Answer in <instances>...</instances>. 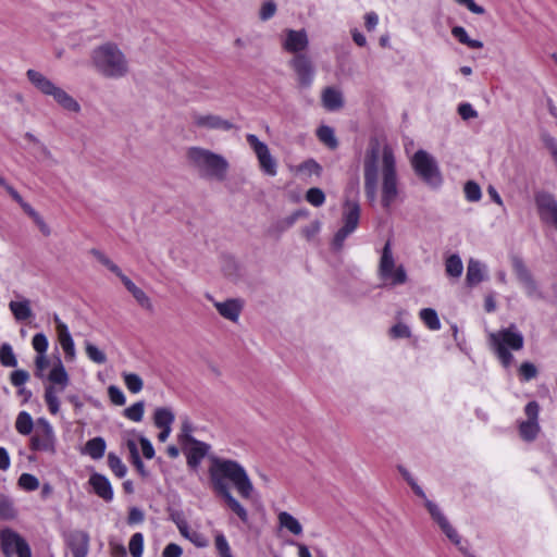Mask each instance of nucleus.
Here are the masks:
<instances>
[{"instance_id": "1", "label": "nucleus", "mask_w": 557, "mask_h": 557, "mask_svg": "<svg viewBox=\"0 0 557 557\" xmlns=\"http://www.w3.org/2000/svg\"><path fill=\"white\" fill-rule=\"evenodd\" d=\"M210 481L213 491L218 494L231 492L228 482L233 484L237 493L245 499H250L253 494V484L245 468L235 460L212 458L209 468Z\"/></svg>"}, {"instance_id": "2", "label": "nucleus", "mask_w": 557, "mask_h": 557, "mask_svg": "<svg viewBox=\"0 0 557 557\" xmlns=\"http://www.w3.org/2000/svg\"><path fill=\"white\" fill-rule=\"evenodd\" d=\"M91 69L104 79H122L131 74L127 54L113 41L96 46L89 55Z\"/></svg>"}, {"instance_id": "3", "label": "nucleus", "mask_w": 557, "mask_h": 557, "mask_svg": "<svg viewBox=\"0 0 557 557\" xmlns=\"http://www.w3.org/2000/svg\"><path fill=\"white\" fill-rule=\"evenodd\" d=\"M188 165L202 178L223 182L227 177V159L210 149L191 146L186 150Z\"/></svg>"}, {"instance_id": "4", "label": "nucleus", "mask_w": 557, "mask_h": 557, "mask_svg": "<svg viewBox=\"0 0 557 557\" xmlns=\"http://www.w3.org/2000/svg\"><path fill=\"white\" fill-rule=\"evenodd\" d=\"M490 345L500 363L507 368L511 364L513 357L510 350L523 348L524 338L515 324L490 334Z\"/></svg>"}, {"instance_id": "5", "label": "nucleus", "mask_w": 557, "mask_h": 557, "mask_svg": "<svg viewBox=\"0 0 557 557\" xmlns=\"http://www.w3.org/2000/svg\"><path fill=\"white\" fill-rule=\"evenodd\" d=\"M382 163L383 149L381 143L379 139H372L363 160L364 189L370 201H373L376 197Z\"/></svg>"}, {"instance_id": "6", "label": "nucleus", "mask_w": 557, "mask_h": 557, "mask_svg": "<svg viewBox=\"0 0 557 557\" xmlns=\"http://www.w3.org/2000/svg\"><path fill=\"white\" fill-rule=\"evenodd\" d=\"M47 379L49 383L45 386L44 399L49 412L55 416L60 412L59 395L63 393L70 384V376L61 359H58L53 364Z\"/></svg>"}, {"instance_id": "7", "label": "nucleus", "mask_w": 557, "mask_h": 557, "mask_svg": "<svg viewBox=\"0 0 557 557\" xmlns=\"http://www.w3.org/2000/svg\"><path fill=\"white\" fill-rule=\"evenodd\" d=\"M404 479L408 482V484L411 486L413 493L423 498L425 500V507L428 511L430 512L432 519L438 524L443 533L456 545L459 547L460 550H463V548L460 546L461 539L458 534V532L451 527L447 518L442 513L440 508L436 504L429 500L421 488V486L418 485V483L414 481V479L411 476V474L403 467L398 468Z\"/></svg>"}, {"instance_id": "8", "label": "nucleus", "mask_w": 557, "mask_h": 557, "mask_svg": "<svg viewBox=\"0 0 557 557\" xmlns=\"http://www.w3.org/2000/svg\"><path fill=\"white\" fill-rule=\"evenodd\" d=\"M411 166L416 175L432 188L443 184V176L436 160L425 150L419 149L411 158Z\"/></svg>"}, {"instance_id": "9", "label": "nucleus", "mask_w": 557, "mask_h": 557, "mask_svg": "<svg viewBox=\"0 0 557 557\" xmlns=\"http://www.w3.org/2000/svg\"><path fill=\"white\" fill-rule=\"evenodd\" d=\"M29 448L34 451L54 455L57 453V437L51 423L39 418L36 421L35 430L30 437Z\"/></svg>"}, {"instance_id": "10", "label": "nucleus", "mask_w": 557, "mask_h": 557, "mask_svg": "<svg viewBox=\"0 0 557 557\" xmlns=\"http://www.w3.org/2000/svg\"><path fill=\"white\" fill-rule=\"evenodd\" d=\"M524 414L527 420L519 422L518 432L521 440L524 442H533L536 440L541 432L539 423L540 405L537 401H529L524 407Z\"/></svg>"}, {"instance_id": "11", "label": "nucleus", "mask_w": 557, "mask_h": 557, "mask_svg": "<svg viewBox=\"0 0 557 557\" xmlns=\"http://www.w3.org/2000/svg\"><path fill=\"white\" fill-rule=\"evenodd\" d=\"M360 218V207L357 202L347 201L343 212L344 225L338 230L334 236L333 244L337 249L343 247V244L348 235H350L358 226Z\"/></svg>"}, {"instance_id": "12", "label": "nucleus", "mask_w": 557, "mask_h": 557, "mask_svg": "<svg viewBox=\"0 0 557 557\" xmlns=\"http://www.w3.org/2000/svg\"><path fill=\"white\" fill-rule=\"evenodd\" d=\"M246 139L256 153L260 169L267 175L275 176L277 174V163L270 153L269 147L264 143L260 141L259 138L253 134H248Z\"/></svg>"}, {"instance_id": "13", "label": "nucleus", "mask_w": 557, "mask_h": 557, "mask_svg": "<svg viewBox=\"0 0 557 557\" xmlns=\"http://www.w3.org/2000/svg\"><path fill=\"white\" fill-rule=\"evenodd\" d=\"M178 442L186 454L187 463L191 468L199 466L210 448L206 443L193 438L187 432L178 435Z\"/></svg>"}, {"instance_id": "14", "label": "nucleus", "mask_w": 557, "mask_h": 557, "mask_svg": "<svg viewBox=\"0 0 557 557\" xmlns=\"http://www.w3.org/2000/svg\"><path fill=\"white\" fill-rule=\"evenodd\" d=\"M1 546L5 557H32L29 545L17 533L11 530L1 532Z\"/></svg>"}, {"instance_id": "15", "label": "nucleus", "mask_w": 557, "mask_h": 557, "mask_svg": "<svg viewBox=\"0 0 557 557\" xmlns=\"http://www.w3.org/2000/svg\"><path fill=\"white\" fill-rule=\"evenodd\" d=\"M537 213L542 222L553 225L557 230V201L546 191H537L534 195Z\"/></svg>"}, {"instance_id": "16", "label": "nucleus", "mask_w": 557, "mask_h": 557, "mask_svg": "<svg viewBox=\"0 0 557 557\" xmlns=\"http://www.w3.org/2000/svg\"><path fill=\"white\" fill-rule=\"evenodd\" d=\"M191 124L198 129L207 131H230L233 124L222 116L213 113L194 112L191 114Z\"/></svg>"}, {"instance_id": "17", "label": "nucleus", "mask_w": 557, "mask_h": 557, "mask_svg": "<svg viewBox=\"0 0 557 557\" xmlns=\"http://www.w3.org/2000/svg\"><path fill=\"white\" fill-rule=\"evenodd\" d=\"M297 76V82L301 87H309L314 77V67L310 58L306 54H296L288 62Z\"/></svg>"}, {"instance_id": "18", "label": "nucleus", "mask_w": 557, "mask_h": 557, "mask_svg": "<svg viewBox=\"0 0 557 557\" xmlns=\"http://www.w3.org/2000/svg\"><path fill=\"white\" fill-rule=\"evenodd\" d=\"M57 339L64 352L66 361H74L76 358L75 344L67 325L60 319L58 314L53 315Z\"/></svg>"}, {"instance_id": "19", "label": "nucleus", "mask_w": 557, "mask_h": 557, "mask_svg": "<svg viewBox=\"0 0 557 557\" xmlns=\"http://www.w3.org/2000/svg\"><path fill=\"white\" fill-rule=\"evenodd\" d=\"M407 282V273L403 265H395L389 244L385 243V285H403Z\"/></svg>"}, {"instance_id": "20", "label": "nucleus", "mask_w": 557, "mask_h": 557, "mask_svg": "<svg viewBox=\"0 0 557 557\" xmlns=\"http://www.w3.org/2000/svg\"><path fill=\"white\" fill-rule=\"evenodd\" d=\"M397 196V178L394 166V157L391 149L385 146V207L389 206Z\"/></svg>"}, {"instance_id": "21", "label": "nucleus", "mask_w": 557, "mask_h": 557, "mask_svg": "<svg viewBox=\"0 0 557 557\" xmlns=\"http://www.w3.org/2000/svg\"><path fill=\"white\" fill-rule=\"evenodd\" d=\"M512 268L518 281L524 287L527 295L529 297L542 298V293L539 290L536 282L524 262L521 259H515Z\"/></svg>"}, {"instance_id": "22", "label": "nucleus", "mask_w": 557, "mask_h": 557, "mask_svg": "<svg viewBox=\"0 0 557 557\" xmlns=\"http://www.w3.org/2000/svg\"><path fill=\"white\" fill-rule=\"evenodd\" d=\"M308 45L309 39L305 29H286L284 32L282 47L287 52L300 54L299 52L306 50Z\"/></svg>"}, {"instance_id": "23", "label": "nucleus", "mask_w": 557, "mask_h": 557, "mask_svg": "<svg viewBox=\"0 0 557 557\" xmlns=\"http://www.w3.org/2000/svg\"><path fill=\"white\" fill-rule=\"evenodd\" d=\"M8 193L21 206L24 212L34 221L42 235L49 236L51 234V230L42 216L29 203L23 200L15 188L8 187Z\"/></svg>"}, {"instance_id": "24", "label": "nucleus", "mask_w": 557, "mask_h": 557, "mask_svg": "<svg viewBox=\"0 0 557 557\" xmlns=\"http://www.w3.org/2000/svg\"><path fill=\"white\" fill-rule=\"evenodd\" d=\"M67 545L73 557H86L89 549V535L85 531L76 530L69 534Z\"/></svg>"}, {"instance_id": "25", "label": "nucleus", "mask_w": 557, "mask_h": 557, "mask_svg": "<svg viewBox=\"0 0 557 557\" xmlns=\"http://www.w3.org/2000/svg\"><path fill=\"white\" fill-rule=\"evenodd\" d=\"M26 76L33 86L46 96H52L59 87L46 75L36 70H28Z\"/></svg>"}, {"instance_id": "26", "label": "nucleus", "mask_w": 557, "mask_h": 557, "mask_svg": "<svg viewBox=\"0 0 557 557\" xmlns=\"http://www.w3.org/2000/svg\"><path fill=\"white\" fill-rule=\"evenodd\" d=\"M89 484L94 492L103 500L111 502L113 499L112 486L104 475L100 473H92L89 478Z\"/></svg>"}, {"instance_id": "27", "label": "nucleus", "mask_w": 557, "mask_h": 557, "mask_svg": "<svg viewBox=\"0 0 557 557\" xmlns=\"http://www.w3.org/2000/svg\"><path fill=\"white\" fill-rule=\"evenodd\" d=\"M214 307L225 319L236 322L243 309V302L239 299H227L225 301H215Z\"/></svg>"}, {"instance_id": "28", "label": "nucleus", "mask_w": 557, "mask_h": 557, "mask_svg": "<svg viewBox=\"0 0 557 557\" xmlns=\"http://www.w3.org/2000/svg\"><path fill=\"white\" fill-rule=\"evenodd\" d=\"M322 103L329 111H335L344 106L343 94L333 87H326L322 92Z\"/></svg>"}, {"instance_id": "29", "label": "nucleus", "mask_w": 557, "mask_h": 557, "mask_svg": "<svg viewBox=\"0 0 557 557\" xmlns=\"http://www.w3.org/2000/svg\"><path fill=\"white\" fill-rule=\"evenodd\" d=\"M120 280L126 289L133 295L139 306L146 310H152V302L141 288L137 287L126 275H123Z\"/></svg>"}, {"instance_id": "30", "label": "nucleus", "mask_w": 557, "mask_h": 557, "mask_svg": "<svg viewBox=\"0 0 557 557\" xmlns=\"http://www.w3.org/2000/svg\"><path fill=\"white\" fill-rule=\"evenodd\" d=\"M51 97L62 109L69 112L78 113L81 111L79 103L61 87H58Z\"/></svg>"}, {"instance_id": "31", "label": "nucleus", "mask_w": 557, "mask_h": 557, "mask_svg": "<svg viewBox=\"0 0 557 557\" xmlns=\"http://www.w3.org/2000/svg\"><path fill=\"white\" fill-rule=\"evenodd\" d=\"M106 448V441L102 437L98 436L89 440L85 444L83 453L88 455L90 458L98 460L103 457Z\"/></svg>"}, {"instance_id": "32", "label": "nucleus", "mask_w": 557, "mask_h": 557, "mask_svg": "<svg viewBox=\"0 0 557 557\" xmlns=\"http://www.w3.org/2000/svg\"><path fill=\"white\" fill-rule=\"evenodd\" d=\"M153 423L158 429L172 428L175 420L173 410L169 407H158L153 412Z\"/></svg>"}, {"instance_id": "33", "label": "nucleus", "mask_w": 557, "mask_h": 557, "mask_svg": "<svg viewBox=\"0 0 557 557\" xmlns=\"http://www.w3.org/2000/svg\"><path fill=\"white\" fill-rule=\"evenodd\" d=\"M9 308L17 321H25L33 317L30 301L28 299L10 301Z\"/></svg>"}, {"instance_id": "34", "label": "nucleus", "mask_w": 557, "mask_h": 557, "mask_svg": "<svg viewBox=\"0 0 557 557\" xmlns=\"http://www.w3.org/2000/svg\"><path fill=\"white\" fill-rule=\"evenodd\" d=\"M220 497L224 499L228 508L237 515V517L243 521L246 522L248 520V512L244 508V506L232 495L231 492H225L222 494H218Z\"/></svg>"}, {"instance_id": "35", "label": "nucleus", "mask_w": 557, "mask_h": 557, "mask_svg": "<svg viewBox=\"0 0 557 557\" xmlns=\"http://www.w3.org/2000/svg\"><path fill=\"white\" fill-rule=\"evenodd\" d=\"M466 281L469 286L478 285L483 281V270L480 261L472 259L469 261Z\"/></svg>"}, {"instance_id": "36", "label": "nucleus", "mask_w": 557, "mask_h": 557, "mask_svg": "<svg viewBox=\"0 0 557 557\" xmlns=\"http://www.w3.org/2000/svg\"><path fill=\"white\" fill-rule=\"evenodd\" d=\"M36 423L32 416L26 411H21L15 420V429L21 435H29L35 430Z\"/></svg>"}, {"instance_id": "37", "label": "nucleus", "mask_w": 557, "mask_h": 557, "mask_svg": "<svg viewBox=\"0 0 557 557\" xmlns=\"http://www.w3.org/2000/svg\"><path fill=\"white\" fill-rule=\"evenodd\" d=\"M277 519L281 528L287 529L295 535H299L302 533V527L300 522L290 513L282 511L278 513Z\"/></svg>"}, {"instance_id": "38", "label": "nucleus", "mask_w": 557, "mask_h": 557, "mask_svg": "<svg viewBox=\"0 0 557 557\" xmlns=\"http://www.w3.org/2000/svg\"><path fill=\"white\" fill-rule=\"evenodd\" d=\"M451 35L462 45L471 49H481L483 48V42L478 39H471L468 36L467 30L462 26H454L451 28Z\"/></svg>"}, {"instance_id": "39", "label": "nucleus", "mask_w": 557, "mask_h": 557, "mask_svg": "<svg viewBox=\"0 0 557 557\" xmlns=\"http://www.w3.org/2000/svg\"><path fill=\"white\" fill-rule=\"evenodd\" d=\"M419 318L431 331H438L442 326L437 312L432 308L421 309L419 312Z\"/></svg>"}, {"instance_id": "40", "label": "nucleus", "mask_w": 557, "mask_h": 557, "mask_svg": "<svg viewBox=\"0 0 557 557\" xmlns=\"http://www.w3.org/2000/svg\"><path fill=\"white\" fill-rule=\"evenodd\" d=\"M445 271L448 276L459 277L462 274L463 265L458 255H450L445 261Z\"/></svg>"}, {"instance_id": "41", "label": "nucleus", "mask_w": 557, "mask_h": 557, "mask_svg": "<svg viewBox=\"0 0 557 557\" xmlns=\"http://www.w3.org/2000/svg\"><path fill=\"white\" fill-rule=\"evenodd\" d=\"M317 136L321 143L331 149H335L338 146L334 129L330 126H320L317 131Z\"/></svg>"}, {"instance_id": "42", "label": "nucleus", "mask_w": 557, "mask_h": 557, "mask_svg": "<svg viewBox=\"0 0 557 557\" xmlns=\"http://www.w3.org/2000/svg\"><path fill=\"white\" fill-rule=\"evenodd\" d=\"M122 376H123L124 384H125L126 388L131 393L137 394L143 389L144 381L138 374L131 373V372H123Z\"/></svg>"}, {"instance_id": "43", "label": "nucleus", "mask_w": 557, "mask_h": 557, "mask_svg": "<svg viewBox=\"0 0 557 557\" xmlns=\"http://www.w3.org/2000/svg\"><path fill=\"white\" fill-rule=\"evenodd\" d=\"M90 253L106 268H108L111 272H113L117 277H122L124 274L121 269L111 261L103 252L98 249H91Z\"/></svg>"}, {"instance_id": "44", "label": "nucleus", "mask_w": 557, "mask_h": 557, "mask_svg": "<svg viewBox=\"0 0 557 557\" xmlns=\"http://www.w3.org/2000/svg\"><path fill=\"white\" fill-rule=\"evenodd\" d=\"M90 253L106 268H108L111 272H113L117 277H122L124 274L121 269L111 261L103 252L98 249H91Z\"/></svg>"}, {"instance_id": "45", "label": "nucleus", "mask_w": 557, "mask_h": 557, "mask_svg": "<svg viewBox=\"0 0 557 557\" xmlns=\"http://www.w3.org/2000/svg\"><path fill=\"white\" fill-rule=\"evenodd\" d=\"M90 253L106 268H108L111 272H113L117 277H122L124 274L121 269L111 261L103 252L98 249H91Z\"/></svg>"}, {"instance_id": "46", "label": "nucleus", "mask_w": 557, "mask_h": 557, "mask_svg": "<svg viewBox=\"0 0 557 557\" xmlns=\"http://www.w3.org/2000/svg\"><path fill=\"white\" fill-rule=\"evenodd\" d=\"M85 351L87 357L95 363L103 364L107 362L106 354L90 342L85 343Z\"/></svg>"}, {"instance_id": "47", "label": "nucleus", "mask_w": 557, "mask_h": 557, "mask_svg": "<svg viewBox=\"0 0 557 557\" xmlns=\"http://www.w3.org/2000/svg\"><path fill=\"white\" fill-rule=\"evenodd\" d=\"M0 363L3 367H16L17 360L11 345L4 343L0 347Z\"/></svg>"}, {"instance_id": "48", "label": "nucleus", "mask_w": 557, "mask_h": 557, "mask_svg": "<svg viewBox=\"0 0 557 557\" xmlns=\"http://www.w3.org/2000/svg\"><path fill=\"white\" fill-rule=\"evenodd\" d=\"M144 412V401H137L124 410V416L134 422H140L143 420Z\"/></svg>"}, {"instance_id": "49", "label": "nucleus", "mask_w": 557, "mask_h": 557, "mask_svg": "<svg viewBox=\"0 0 557 557\" xmlns=\"http://www.w3.org/2000/svg\"><path fill=\"white\" fill-rule=\"evenodd\" d=\"M15 515L13 502L8 496L0 494V518L12 519Z\"/></svg>"}, {"instance_id": "50", "label": "nucleus", "mask_w": 557, "mask_h": 557, "mask_svg": "<svg viewBox=\"0 0 557 557\" xmlns=\"http://www.w3.org/2000/svg\"><path fill=\"white\" fill-rule=\"evenodd\" d=\"M128 549L133 557H143L144 552V536L141 533H135L132 535Z\"/></svg>"}, {"instance_id": "51", "label": "nucleus", "mask_w": 557, "mask_h": 557, "mask_svg": "<svg viewBox=\"0 0 557 557\" xmlns=\"http://www.w3.org/2000/svg\"><path fill=\"white\" fill-rule=\"evenodd\" d=\"M108 465H109L110 469L112 470V472L117 478H123L126 474L127 469H126L125 465L122 462L120 457H117L115 454L110 453L108 455Z\"/></svg>"}, {"instance_id": "52", "label": "nucleus", "mask_w": 557, "mask_h": 557, "mask_svg": "<svg viewBox=\"0 0 557 557\" xmlns=\"http://www.w3.org/2000/svg\"><path fill=\"white\" fill-rule=\"evenodd\" d=\"M465 196L468 201H479L482 197L481 188L478 183L468 181L463 187Z\"/></svg>"}, {"instance_id": "53", "label": "nucleus", "mask_w": 557, "mask_h": 557, "mask_svg": "<svg viewBox=\"0 0 557 557\" xmlns=\"http://www.w3.org/2000/svg\"><path fill=\"white\" fill-rule=\"evenodd\" d=\"M21 488L25 491H35L39 487L38 479L30 473H23L17 481Z\"/></svg>"}, {"instance_id": "54", "label": "nucleus", "mask_w": 557, "mask_h": 557, "mask_svg": "<svg viewBox=\"0 0 557 557\" xmlns=\"http://www.w3.org/2000/svg\"><path fill=\"white\" fill-rule=\"evenodd\" d=\"M388 334L394 339H400V338H410L411 337V331L410 327L401 322H398L397 324L393 325Z\"/></svg>"}, {"instance_id": "55", "label": "nucleus", "mask_w": 557, "mask_h": 557, "mask_svg": "<svg viewBox=\"0 0 557 557\" xmlns=\"http://www.w3.org/2000/svg\"><path fill=\"white\" fill-rule=\"evenodd\" d=\"M306 200L314 207H320L325 201V195L320 188L312 187L308 189Z\"/></svg>"}, {"instance_id": "56", "label": "nucleus", "mask_w": 557, "mask_h": 557, "mask_svg": "<svg viewBox=\"0 0 557 557\" xmlns=\"http://www.w3.org/2000/svg\"><path fill=\"white\" fill-rule=\"evenodd\" d=\"M519 375L522 381H530L537 375V369L531 362H523L519 368Z\"/></svg>"}, {"instance_id": "57", "label": "nucleus", "mask_w": 557, "mask_h": 557, "mask_svg": "<svg viewBox=\"0 0 557 557\" xmlns=\"http://www.w3.org/2000/svg\"><path fill=\"white\" fill-rule=\"evenodd\" d=\"M32 345L37 354H46L48 349V338L44 333H37L33 336Z\"/></svg>"}, {"instance_id": "58", "label": "nucleus", "mask_w": 557, "mask_h": 557, "mask_svg": "<svg viewBox=\"0 0 557 557\" xmlns=\"http://www.w3.org/2000/svg\"><path fill=\"white\" fill-rule=\"evenodd\" d=\"M216 550L219 552L220 557H233L231 554V548L225 536L221 533L215 535L214 539Z\"/></svg>"}, {"instance_id": "59", "label": "nucleus", "mask_w": 557, "mask_h": 557, "mask_svg": "<svg viewBox=\"0 0 557 557\" xmlns=\"http://www.w3.org/2000/svg\"><path fill=\"white\" fill-rule=\"evenodd\" d=\"M108 395L110 400L116 406H123L126 403L125 395L123 392L115 385H111L108 388Z\"/></svg>"}, {"instance_id": "60", "label": "nucleus", "mask_w": 557, "mask_h": 557, "mask_svg": "<svg viewBox=\"0 0 557 557\" xmlns=\"http://www.w3.org/2000/svg\"><path fill=\"white\" fill-rule=\"evenodd\" d=\"M29 380V374L25 370H15L10 375L11 383L16 386H23Z\"/></svg>"}, {"instance_id": "61", "label": "nucleus", "mask_w": 557, "mask_h": 557, "mask_svg": "<svg viewBox=\"0 0 557 557\" xmlns=\"http://www.w3.org/2000/svg\"><path fill=\"white\" fill-rule=\"evenodd\" d=\"M35 368H36V376L42 377V372L47 369L49 366V359L46 354H37L35 358Z\"/></svg>"}, {"instance_id": "62", "label": "nucleus", "mask_w": 557, "mask_h": 557, "mask_svg": "<svg viewBox=\"0 0 557 557\" xmlns=\"http://www.w3.org/2000/svg\"><path fill=\"white\" fill-rule=\"evenodd\" d=\"M276 11V4L272 1L264 2L260 10V18L267 21L271 18Z\"/></svg>"}, {"instance_id": "63", "label": "nucleus", "mask_w": 557, "mask_h": 557, "mask_svg": "<svg viewBox=\"0 0 557 557\" xmlns=\"http://www.w3.org/2000/svg\"><path fill=\"white\" fill-rule=\"evenodd\" d=\"M299 169H300V171H305L309 174H314L317 176H319L322 171V168L320 166V164L317 163L314 160H308V161L304 162L299 166Z\"/></svg>"}, {"instance_id": "64", "label": "nucleus", "mask_w": 557, "mask_h": 557, "mask_svg": "<svg viewBox=\"0 0 557 557\" xmlns=\"http://www.w3.org/2000/svg\"><path fill=\"white\" fill-rule=\"evenodd\" d=\"M182 553L183 550L181 546L175 543H170L164 547L162 557H181Z\"/></svg>"}]
</instances>
